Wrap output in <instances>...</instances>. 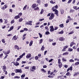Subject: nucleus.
<instances>
[{"label": "nucleus", "instance_id": "nucleus-1", "mask_svg": "<svg viewBox=\"0 0 79 79\" xmlns=\"http://www.w3.org/2000/svg\"><path fill=\"white\" fill-rule=\"evenodd\" d=\"M36 69V67L35 66H31L30 68V71L31 72H34L35 71V70Z\"/></svg>", "mask_w": 79, "mask_h": 79}, {"label": "nucleus", "instance_id": "nucleus-2", "mask_svg": "<svg viewBox=\"0 0 79 79\" xmlns=\"http://www.w3.org/2000/svg\"><path fill=\"white\" fill-rule=\"evenodd\" d=\"M68 48V46L66 45L63 48V49L62 50V52H66V48Z\"/></svg>", "mask_w": 79, "mask_h": 79}, {"label": "nucleus", "instance_id": "nucleus-3", "mask_svg": "<svg viewBox=\"0 0 79 79\" xmlns=\"http://www.w3.org/2000/svg\"><path fill=\"white\" fill-rule=\"evenodd\" d=\"M54 16H55V15L53 14H52L51 16L49 18V19L50 20H52L53 19Z\"/></svg>", "mask_w": 79, "mask_h": 79}, {"label": "nucleus", "instance_id": "nucleus-4", "mask_svg": "<svg viewBox=\"0 0 79 79\" xmlns=\"http://www.w3.org/2000/svg\"><path fill=\"white\" fill-rule=\"evenodd\" d=\"M15 73H23V71H22V70L21 69H16L15 71Z\"/></svg>", "mask_w": 79, "mask_h": 79}, {"label": "nucleus", "instance_id": "nucleus-5", "mask_svg": "<svg viewBox=\"0 0 79 79\" xmlns=\"http://www.w3.org/2000/svg\"><path fill=\"white\" fill-rule=\"evenodd\" d=\"M58 8V6L56 5L54 7H52V8L53 11H55V10H56V9Z\"/></svg>", "mask_w": 79, "mask_h": 79}, {"label": "nucleus", "instance_id": "nucleus-6", "mask_svg": "<svg viewBox=\"0 0 79 79\" xmlns=\"http://www.w3.org/2000/svg\"><path fill=\"white\" fill-rule=\"evenodd\" d=\"M3 53L5 54V55H8L10 53V50H8L6 52H3Z\"/></svg>", "mask_w": 79, "mask_h": 79}, {"label": "nucleus", "instance_id": "nucleus-7", "mask_svg": "<svg viewBox=\"0 0 79 79\" xmlns=\"http://www.w3.org/2000/svg\"><path fill=\"white\" fill-rule=\"evenodd\" d=\"M30 57H31V53L28 54L26 56V57L27 58H30Z\"/></svg>", "mask_w": 79, "mask_h": 79}, {"label": "nucleus", "instance_id": "nucleus-8", "mask_svg": "<svg viewBox=\"0 0 79 79\" xmlns=\"http://www.w3.org/2000/svg\"><path fill=\"white\" fill-rule=\"evenodd\" d=\"M14 47L15 48V49H17V50H19V46H18V45H15Z\"/></svg>", "mask_w": 79, "mask_h": 79}, {"label": "nucleus", "instance_id": "nucleus-9", "mask_svg": "<svg viewBox=\"0 0 79 79\" xmlns=\"http://www.w3.org/2000/svg\"><path fill=\"white\" fill-rule=\"evenodd\" d=\"M50 31L51 32H53L54 31V28H53V26H51L50 27Z\"/></svg>", "mask_w": 79, "mask_h": 79}, {"label": "nucleus", "instance_id": "nucleus-10", "mask_svg": "<svg viewBox=\"0 0 79 79\" xmlns=\"http://www.w3.org/2000/svg\"><path fill=\"white\" fill-rule=\"evenodd\" d=\"M37 6H38V5H36V4L34 3L33 4V5L32 6V7L33 8H35V7H37Z\"/></svg>", "mask_w": 79, "mask_h": 79}, {"label": "nucleus", "instance_id": "nucleus-11", "mask_svg": "<svg viewBox=\"0 0 79 79\" xmlns=\"http://www.w3.org/2000/svg\"><path fill=\"white\" fill-rule=\"evenodd\" d=\"M60 41H64V38L63 37H61L59 38Z\"/></svg>", "mask_w": 79, "mask_h": 79}, {"label": "nucleus", "instance_id": "nucleus-12", "mask_svg": "<svg viewBox=\"0 0 79 79\" xmlns=\"http://www.w3.org/2000/svg\"><path fill=\"white\" fill-rule=\"evenodd\" d=\"M25 55H26V53H23L22 55H21V56H19V58L21 59V58H23V56H24Z\"/></svg>", "mask_w": 79, "mask_h": 79}, {"label": "nucleus", "instance_id": "nucleus-13", "mask_svg": "<svg viewBox=\"0 0 79 79\" xmlns=\"http://www.w3.org/2000/svg\"><path fill=\"white\" fill-rule=\"evenodd\" d=\"M53 11L55 12V14L56 15V16H58V11L57 10H55Z\"/></svg>", "mask_w": 79, "mask_h": 79}, {"label": "nucleus", "instance_id": "nucleus-14", "mask_svg": "<svg viewBox=\"0 0 79 79\" xmlns=\"http://www.w3.org/2000/svg\"><path fill=\"white\" fill-rule=\"evenodd\" d=\"M28 25H30V26H32V20L31 21H28Z\"/></svg>", "mask_w": 79, "mask_h": 79}, {"label": "nucleus", "instance_id": "nucleus-15", "mask_svg": "<svg viewBox=\"0 0 79 79\" xmlns=\"http://www.w3.org/2000/svg\"><path fill=\"white\" fill-rule=\"evenodd\" d=\"M13 26H11L10 27V29L8 30V32H10V31H11V30H13Z\"/></svg>", "mask_w": 79, "mask_h": 79}, {"label": "nucleus", "instance_id": "nucleus-16", "mask_svg": "<svg viewBox=\"0 0 79 79\" xmlns=\"http://www.w3.org/2000/svg\"><path fill=\"white\" fill-rule=\"evenodd\" d=\"M73 45H76V43H74V42H72L70 45V47H73Z\"/></svg>", "mask_w": 79, "mask_h": 79}, {"label": "nucleus", "instance_id": "nucleus-17", "mask_svg": "<svg viewBox=\"0 0 79 79\" xmlns=\"http://www.w3.org/2000/svg\"><path fill=\"white\" fill-rule=\"evenodd\" d=\"M45 49V47H44V45H43L41 48V50L43 51Z\"/></svg>", "mask_w": 79, "mask_h": 79}, {"label": "nucleus", "instance_id": "nucleus-18", "mask_svg": "<svg viewBox=\"0 0 79 79\" xmlns=\"http://www.w3.org/2000/svg\"><path fill=\"white\" fill-rule=\"evenodd\" d=\"M58 65L59 68H61L63 66V64H62V63H60V64H58Z\"/></svg>", "mask_w": 79, "mask_h": 79}, {"label": "nucleus", "instance_id": "nucleus-19", "mask_svg": "<svg viewBox=\"0 0 79 79\" xmlns=\"http://www.w3.org/2000/svg\"><path fill=\"white\" fill-rule=\"evenodd\" d=\"M69 54V52H64L63 53V55H68Z\"/></svg>", "mask_w": 79, "mask_h": 79}, {"label": "nucleus", "instance_id": "nucleus-20", "mask_svg": "<svg viewBox=\"0 0 79 79\" xmlns=\"http://www.w3.org/2000/svg\"><path fill=\"white\" fill-rule=\"evenodd\" d=\"M14 65H15V66H18V65H19V64L18 62H16L15 63H14Z\"/></svg>", "mask_w": 79, "mask_h": 79}, {"label": "nucleus", "instance_id": "nucleus-21", "mask_svg": "<svg viewBox=\"0 0 79 79\" xmlns=\"http://www.w3.org/2000/svg\"><path fill=\"white\" fill-rule=\"evenodd\" d=\"M27 7V5H26L23 8V10H26V8Z\"/></svg>", "mask_w": 79, "mask_h": 79}, {"label": "nucleus", "instance_id": "nucleus-22", "mask_svg": "<svg viewBox=\"0 0 79 79\" xmlns=\"http://www.w3.org/2000/svg\"><path fill=\"white\" fill-rule=\"evenodd\" d=\"M32 44H33V41H32V40H31L29 46L31 47V46H32Z\"/></svg>", "mask_w": 79, "mask_h": 79}, {"label": "nucleus", "instance_id": "nucleus-23", "mask_svg": "<svg viewBox=\"0 0 79 79\" xmlns=\"http://www.w3.org/2000/svg\"><path fill=\"white\" fill-rule=\"evenodd\" d=\"M16 35L14 36L12 39V40H17V38H16Z\"/></svg>", "mask_w": 79, "mask_h": 79}, {"label": "nucleus", "instance_id": "nucleus-24", "mask_svg": "<svg viewBox=\"0 0 79 79\" xmlns=\"http://www.w3.org/2000/svg\"><path fill=\"white\" fill-rule=\"evenodd\" d=\"M73 49L71 48H69L68 49V52H72V51H73Z\"/></svg>", "mask_w": 79, "mask_h": 79}, {"label": "nucleus", "instance_id": "nucleus-25", "mask_svg": "<svg viewBox=\"0 0 79 79\" xmlns=\"http://www.w3.org/2000/svg\"><path fill=\"white\" fill-rule=\"evenodd\" d=\"M2 68V69L4 70H6V66H5V65H4L3 66Z\"/></svg>", "mask_w": 79, "mask_h": 79}, {"label": "nucleus", "instance_id": "nucleus-26", "mask_svg": "<svg viewBox=\"0 0 79 79\" xmlns=\"http://www.w3.org/2000/svg\"><path fill=\"white\" fill-rule=\"evenodd\" d=\"M64 10H63V9H60V12L61 13V15H63V14L64 13Z\"/></svg>", "mask_w": 79, "mask_h": 79}, {"label": "nucleus", "instance_id": "nucleus-27", "mask_svg": "<svg viewBox=\"0 0 79 79\" xmlns=\"http://www.w3.org/2000/svg\"><path fill=\"white\" fill-rule=\"evenodd\" d=\"M23 20V19L22 18H20L19 19V22H22Z\"/></svg>", "mask_w": 79, "mask_h": 79}, {"label": "nucleus", "instance_id": "nucleus-28", "mask_svg": "<svg viewBox=\"0 0 79 79\" xmlns=\"http://www.w3.org/2000/svg\"><path fill=\"white\" fill-rule=\"evenodd\" d=\"M64 24H60L59 25V26L60 27H62V28H63V27H64Z\"/></svg>", "mask_w": 79, "mask_h": 79}, {"label": "nucleus", "instance_id": "nucleus-29", "mask_svg": "<svg viewBox=\"0 0 79 79\" xmlns=\"http://www.w3.org/2000/svg\"><path fill=\"white\" fill-rule=\"evenodd\" d=\"M50 75H51V76H55V74H54L53 72H52L51 73Z\"/></svg>", "mask_w": 79, "mask_h": 79}, {"label": "nucleus", "instance_id": "nucleus-30", "mask_svg": "<svg viewBox=\"0 0 79 79\" xmlns=\"http://www.w3.org/2000/svg\"><path fill=\"white\" fill-rule=\"evenodd\" d=\"M73 9L76 10H78L77 7V6H73Z\"/></svg>", "mask_w": 79, "mask_h": 79}, {"label": "nucleus", "instance_id": "nucleus-31", "mask_svg": "<svg viewBox=\"0 0 79 79\" xmlns=\"http://www.w3.org/2000/svg\"><path fill=\"white\" fill-rule=\"evenodd\" d=\"M62 61H63V62H64V61H66L67 60L66 59H64V57H63L62 58Z\"/></svg>", "mask_w": 79, "mask_h": 79}, {"label": "nucleus", "instance_id": "nucleus-32", "mask_svg": "<svg viewBox=\"0 0 79 79\" xmlns=\"http://www.w3.org/2000/svg\"><path fill=\"white\" fill-rule=\"evenodd\" d=\"M15 18L16 19H18V18H19V16L18 15L15 16Z\"/></svg>", "mask_w": 79, "mask_h": 79}, {"label": "nucleus", "instance_id": "nucleus-33", "mask_svg": "<svg viewBox=\"0 0 79 79\" xmlns=\"http://www.w3.org/2000/svg\"><path fill=\"white\" fill-rule=\"evenodd\" d=\"M79 64V62L78 61L77 62H76L75 64V66H77V65Z\"/></svg>", "mask_w": 79, "mask_h": 79}, {"label": "nucleus", "instance_id": "nucleus-34", "mask_svg": "<svg viewBox=\"0 0 79 79\" xmlns=\"http://www.w3.org/2000/svg\"><path fill=\"white\" fill-rule=\"evenodd\" d=\"M63 31H61L60 32L58 33L59 34H63Z\"/></svg>", "mask_w": 79, "mask_h": 79}, {"label": "nucleus", "instance_id": "nucleus-35", "mask_svg": "<svg viewBox=\"0 0 79 79\" xmlns=\"http://www.w3.org/2000/svg\"><path fill=\"white\" fill-rule=\"evenodd\" d=\"M15 79H19L20 78V77H18V76H15L14 77Z\"/></svg>", "mask_w": 79, "mask_h": 79}, {"label": "nucleus", "instance_id": "nucleus-36", "mask_svg": "<svg viewBox=\"0 0 79 79\" xmlns=\"http://www.w3.org/2000/svg\"><path fill=\"white\" fill-rule=\"evenodd\" d=\"M2 43H3V44H5V39H2Z\"/></svg>", "mask_w": 79, "mask_h": 79}, {"label": "nucleus", "instance_id": "nucleus-37", "mask_svg": "<svg viewBox=\"0 0 79 79\" xmlns=\"http://www.w3.org/2000/svg\"><path fill=\"white\" fill-rule=\"evenodd\" d=\"M37 3H40L41 1L40 0H38L36 2Z\"/></svg>", "mask_w": 79, "mask_h": 79}, {"label": "nucleus", "instance_id": "nucleus-38", "mask_svg": "<svg viewBox=\"0 0 79 79\" xmlns=\"http://www.w3.org/2000/svg\"><path fill=\"white\" fill-rule=\"evenodd\" d=\"M42 42H43V39H41V40H40L39 44H42Z\"/></svg>", "mask_w": 79, "mask_h": 79}, {"label": "nucleus", "instance_id": "nucleus-39", "mask_svg": "<svg viewBox=\"0 0 79 79\" xmlns=\"http://www.w3.org/2000/svg\"><path fill=\"white\" fill-rule=\"evenodd\" d=\"M46 35H48V34H50V32L49 31H46L45 33Z\"/></svg>", "mask_w": 79, "mask_h": 79}, {"label": "nucleus", "instance_id": "nucleus-40", "mask_svg": "<svg viewBox=\"0 0 79 79\" xmlns=\"http://www.w3.org/2000/svg\"><path fill=\"white\" fill-rule=\"evenodd\" d=\"M79 73L78 72L77 73H75L73 75V76H76V75H77V74H79Z\"/></svg>", "mask_w": 79, "mask_h": 79}, {"label": "nucleus", "instance_id": "nucleus-41", "mask_svg": "<svg viewBox=\"0 0 79 79\" xmlns=\"http://www.w3.org/2000/svg\"><path fill=\"white\" fill-rule=\"evenodd\" d=\"M63 76V75L62 74L61 76H59L57 77V79H59V78H60V77H62Z\"/></svg>", "mask_w": 79, "mask_h": 79}, {"label": "nucleus", "instance_id": "nucleus-42", "mask_svg": "<svg viewBox=\"0 0 79 79\" xmlns=\"http://www.w3.org/2000/svg\"><path fill=\"white\" fill-rule=\"evenodd\" d=\"M70 13H74V10H70Z\"/></svg>", "mask_w": 79, "mask_h": 79}, {"label": "nucleus", "instance_id": "nucleus-43", "mask_svg": "<svg viewBox=\"0 0 79 79\" xmlns=\"http://www.w3.org/2000/svg\"><path fill=\"white\" fill-rule=\"evenodd\" d=\"M58 64L60 63H61V59H59L58 60Z\"/></svg>", "mask_w": 79, "mask_h": 79}, {"label": "nucleus", "instance_id": "nucleus-44", "mask_svg": "<svg viewBox=\"0 0 79 79\" xmlns=\"http://www.w3.org/2000/svg\"><path fill=\"white\" fill-rule=\"evenodd\" d=\"M58 29V27H55L54 28V31H56V30H57Z\"/></svg>", "mask_w": 79, "mask_h": 79}, {"label": "nucleus", "instance_id": "nucleus-45", "mask_svg": "<svg viewBox=\"0 0 79 79\" xmlns=\"http://www.w3.org/2000/svg\"><path fill=\"white\" fill-rule=\"evenodd\" d=\"M39 34L40 36V38H42V34H41L40 33H39Z\"/></svg>", "mask_w": 79, "mask_h": 79}, {"label": "nucleus", "instance_id": "nucleus-46", "mask_svg": "<svg viewBox=\"0 0 79 79\" xmlns=\"http://www.w3.org/2000/svg\"><path fill=\"white\" fill-rule=\"evenodd\" d=\"M69 62H74V60H73V59H70L69 60Z\"/></svg>", "mask_w": 79, "mask_h": 79}, {"label": "nucleus", "instance_id": "nucleus-47", "mask_svg": "<svg viewBox=\"0 0 79 79\" xmlns=\"http://www.w3.org/2000/svg\"><path fill=\"white\" fill-rule=\"evenodd\" d=\"M53 40L52 39H49V42H53Z\"/></svg>", "mask_w": 79, "mask_h": 79}, {"label": "nucleus", "instance_id": "nucleus-48", "mask_svg": "<svg viewBox=\"0 0 79 79\" xmlns=\"http://www.w3.org/2000/svg\"><path fill=\"white\" fill-rule=\"evenodd\" d=\"M39 9V8L38 7H37L36 8H35L34 9V10H38Z\"/></svg>", "mask_w": 79, "mask_h": 79}, {"label": "nucleus", "instance_id": "nucleus-49", "mask_svg": "<svg viewBox=\"0 0 79 79\" xmlns=\"http://www.w3.org/2000/svg\"><path fill=\"white\" fill-rule=\"evenodd\" d=\"M70 75V73L69 72H68L66 73V76H69Z\"/></svg>", "mask_w": 79, "mask_h": 79}, {"label": "nucleus", "instance_id": "nucleus-50", "mask_svg": "<svg viewBox=\"0 0 79 79\" xmlns=\"http://www.w3.org/2000/svg\"><path fill=\"white\" fill-rule=\"evenodd\" d=\"M4 21H5V23H8V20L6 19H4Z\"/></svg>", "mask_w": 79, "mask_h": 79}, {"label": "nucleus", "instance_id": "nucleus-51", "mask_svg": "<svg viewBox=\"0 0 79 79\" xmlns=\"http://www.w3.org/2000/svg\"><path fill=\"white\" fill-rule=\"evenodd\" d=\"M14 22H15V20H12L11 22V24H13V23H14Z\"/></svg>", "mask_w": 79, "mask_h": 79}, {"label": "nucleus", "instance_id": "nucleus-52", "mask_svg": "<svg viewBox=\"0 0 79 79\" xmlns=\"http://www.w3.org/2000/svg\"><path fill=\"white\" fill-rule=\"evenodd\" d=\"M41 71H43V72H44V73H46V71L44 69H41Z\"/></svg>", "mask_w": 79, "mask_h": 79}, {"label": "nucleus", "instance_id": "nucleus-53", "mask_svg": "<svg viewBox=\"0 0 79 79\" xmlns=\"http://www.w3.org/2000/svg\"><path fill=\"white\" fill-rule=\"evenodd\" d=\"M4 72L5 73V74H8V73H7V71L5 70H4Z\"/></svg>", "mask_w": 79, "mask_h": 79}, {"label": "nucleus", "instance_id": "nucleus-54", "mask_svg": "<svg viewBox=\"0 0 79 79\" xmlns=\"http://www.w3.org/2000/svg\"><path fill=\"white\" fill-rule=\"evenodd\" d=\"M43 12H44V10L42 9L41 10V11L40 12V14H41V15H42V13H43Z\"/></svg>", "mask_w": 79, "mask_h": 79}, {"label": "nucleus", "instance_id": "nucleus-55", "mask_svg": "<svg viewBox=\"0 0 79 79\" xmlns=\"http://www.w3.org/2000/svg\"><path fill=\"white\" fill-rule=\"evenodd\" d=\"M28 30V29L27 28H24L23 29V30L24 31H27Z\"/></svg>", "mask_w": 79, "mask_h": 79}, {"label": "nucleus", "instance_id": "nucleus-56", "mask_svg": "<svg viewBox=\"0 0 79 79\" xmlns=\"http://www.w3.org/2000/svg\"><path fill=\"white\" fill-rule=\"evenodd\" d=\"M25 76V74H23L21 76V77H22V78H23V77H24Z\"/></svg>", "mask_w": 79, "mask_h": 79}, {"label": "nucleus", "instance_id": "nucleus-57", "mask_svg": "<svg viewBox=\"0 0 79 79\" xmlns=\"http://www.w3.org/2000/svg\"><path fill=\"white\" fill-rule=\"evenodd\" d=\"M74 33V31H72L71 32L69 33V34H73Z\"/></svg>", "mask_w": 79, "mask_h": 79}, {"label": "nucleus", "instance_id": "nucleus-58", "mask_svg": "<svg viewBox=\"0 0 79 79\" xmlns=\"http://www.w3.org/2000/svg\"><path fill=\"white\" fill-rule=\"evenodd\" d=\"M72 0H69L68 2V3H70L72 2Z\"/></svg>", "mask_w": 79, "mask_h": 79}, {"label": "nucleus", "instance_id": "nucleus-59", "mask_svg": "<svg viewBox=\"0 0 79 79\" xmlns=\"http://www.w3.org/2000/svg\"><path fill=\"white\" fill-rule=\"evenodd\" d=\"M48 77H50V78H53V77L52 76H51L50 75L48 76Z\"/></svg>", "mask_w": 79, "mask_h": 79}, {"label": "nucleus", "instance_id": "nucleus-60", "mask_svg": "<svg viewBox=\"0 0 79 79\" xmlns=\"http://www.w3.org/2000/svg\"><path fill=\"white\" fill-rule=\"evenodd\" d=\"M69 22V19H68L66 21V23H68Z\"/></svg>", "mask_w": 79, "mask_h": 79}, {"label": "nucleus", "instance_id": "nucleus-61", "mask_svg": "<svg viewBox=\"0 0 79 79\" xmlns=\"http://www.w3.org/2000/svg\"><path fill=\"white\" fill-rule=\"evenodd\" d=\"M39 57H38V56H36L35 57V60H38Z\"/></svg>", "mask_w": 79, "mask_h": 79}, {"label": "nucleus", "instance_id": "nucleus-62", "mask_svg": "<svg viewBox=\"0 0 79 79\" xmlns=\"http://www.w3.org/2000/svg\"><path fill=\"white\" fill-rule=\"evenodd\" d=\"M41 54H38V58H40V57L41 56Z\"/></svg>", "mask_w": 79, "mask_h": 79}, {"label": "nucleus", "instance_id": "nucleus-63", "mask_svg": "<svg viewBox=\"0 0 79 79\" xmlns=\"http://www.w3.org/2000/svg\"><path fill=\"white\" fill-rule=\"evenodd\" d=\"M3 53H2L0 55V58H2L3 56Z\"/></svg>", "mask_w": 79, "mask_h": 79}, {"label": "nucleus", "instance_id": "nucleus-64", "mask_svg": "<svg viewBox=\"0 0 79 79\" xmlns=\"http://www.w3.org/2000/svg\"><path fill=\"white\" fill-rule=\"evenodd\" d=\"M74 60H75V61H76V60H77V61H79V59L77 58H75L74 59Z\"/></svg>", "mask_w": 79, "mask_h": 79}]
</instances>
